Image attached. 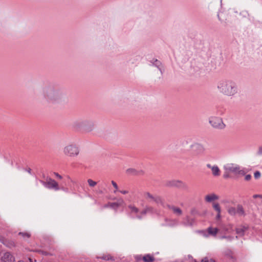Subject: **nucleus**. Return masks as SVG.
<instances>
[{"mask_svg":"<svg viewBox=\"0 0 262 262\" xmlns=\"http://www.w3.org/2000/svg\"><path fill=\"white\" fill-rule=\"evenodd\" d=\"M156 61V63H155V65H156V66H157V67H159V64L160 63V61H158V60H156V61Z\"/></svg>","mask_w":262,"mask_h":262,"instance_id":"nucleus-37","label":"nucleus"},{"mask_svg":"<svg viewBox=\"0 0 262 262\" xmlns=\"http://www.w3.org/2000/svg\"><path fill=\"white\" fill-rule=\"evenodd\" d=\"M209 262H215V260L213 259H210Z\"/></svg>","mask_w":262,"mask_h":262,"instance_id":"nucleus-39","label":"nucleus"},{"mask_svg":"<svg viewBox=\"0 0 262 262\" xmlns=\"http://www.w3.org/2000/svg\"><path fill=\"white\" fill-rule=\"evenodd\" d=\"M126 173L129 175L137 176L143 174L142 170H137L135 168H129L126 170Z\"/></svg>","mask_w":262,"mask_h":262,"instance_id":"nucleus-12","label":"nucleus"},{"mask_svg":"<svg viewBox=\"0 0 262 262\" xmlns=\"http://www.w3.org/2000/svg\"><path fill=\"white\" fill-rule=\"evenodd\" d=\"M14 246V243H13V242H11V243L10 244V245H7V246H8V247H10V248H11V247H13Z\"/></svg>","mask_w":262,"mask_h":262,"instance_id":"nucleus-35","label":"nucleus"},{"mask_svg":"<svg viewBox=\"0 0 262 262\" xmlns=\"http://www.w3.org/2000/svg\"><path fill=\"white\" fill-rule=\"evenodd\" d=\"M88 183L90 187H93L97 184V182L93 181L92 179H89L88 180Z\"/></svg>","mask_w":262,"mask_h":262,"instance_id":"nucleus-21","label":"nucleus"},{"mask_svg":"<svg viewBox=\"0 0 262 262\" xmlns=\"http://www.w3.org/2000/svg\"><path fill=\"white\" fill-rule=\"evenodd\" d=\"M188 260L189 262H196V260L195 259H194L191 256L188 257ZM186 260H185L184 261L179 260H174L172 262H186Z\"/></svg>","mask_w":262,"mask_h":262,"instance_id":"nucleus-25","label":"nucleus"},{"mask_svg":"<svg viewBox=\"0 0 262 262\" xmlns=\"http://www.w3.org/2000/svg\"><path fill=\"white\" fill-rule=\"evenodd\" d=\"M143 197L149 202H155L158 205H163V201L161 196L153 194L149 192L146 191L143 193Z\"/></svg>","mask_w":262,"mask_h":262,"instance_id":"nucleus-5","label":"nucleus"},{"mask_svg":"<svg viewBox=\"0 0 262 262\" xmlns=\"http://www.w3.org/2000/svg\"><path fill=\"white\" fill-rule=\"evenodd\" d=\"M207 231L209 235L215 236L219 230L216 228L209 227L207 229Z\"/></svg>","mask_w":262,"mask_h":262,"instance_id":"nucleus-14","label":"nucleus"},{"mask_svg":"<svg viewBox=\"0 0 262 262\" xmlns=\"http://www.w3.org/2000/svg\"><path fill=\"white\" fill-rule=\"evenodd\" d=\"M206 166L211 169V173L214 177H219L221 175V170L217 165L208 163L207 164Z\"/></svg>","mask_w":262,"mask_h":262,"instance_id":"nucleus-9","label":"nucleus"},{"mask_svg":"<svg viewBox=\"0 0 262 262\" xmlns=\"http://www.w3.org/2000/svg\"><path fill=\"white\" fill-rule=\"evenodd\" d=\"M209 122L211 125L216 128H221L223 123L221 118L217 117H212L209 119Z\"/></svg>","mask_w":262,"mask_h":262,"instance_id":"nucleus-8","label":"nucleus"},{"mask_svg":"<svg viewBox=\"0 0 262 262\" xmlns=\"http://www.w3.org/2000/svg\"><path fill=\"white\" fill-rule=\"evenodd\" d=\"M124 203V201L122 199L119 200V201H118V204L120 205L123 204Z\"/></svg>","mask_w":262,"mask_h":262,"instance_id":"nucleus-33","label":"nucleus"},{"mask_svg":"<svg viewBox=\"0 0 262 262\" xmlns=\"http://www.w3.org/2000/svg\"><path fill=\"white\" fill-rule=\"evenodd\" d=\"M111 183L115 188V190H114V193H116L117 191H119L118 185L114 181H112Z\"/></svg>","mask_w":262,"mask_h":262,"instance_id":"nucleus-22","label":"nucleus"},{"mask_svg":"<svg viewBox=\"0 0 262 262\" xmlns=\"http://www.w3.org/2000/svg\"><path fill=\"white\" fill-rule=\"evenodd\" d=\"M236 232H237V233H239V229H236Z\"/></svg>","mask_w":262,"mask_h":262,"instance_id":"nucleus-42","label":"nucleus"},{"mask_svg":"<svg viewBox=\"0 0 262 262\" xmlns=\"http://www.w3.org/2000/svg\"><path fill=\"white\" fill-rule=\"evenodd\" d=\"M230 238V237H226V236H222V238Z\"/></svg>","mask_w":262,"mask_h":262,"instance_id":"nucleus-40","label":"nucleus"},{"mask_svg":"<svg viewBox=\"0 0 262 262\" xmlns=\"http://www.w3.org/2000/svg\"><path fill=\"white\" fill-rule=\"evenodd\" d=\"M30 262H33L32 259L31 258H29Z\"/></svg>","mask_w":262,"mask_h":262,"instance_id":"nucleus-41","label":"nucleus"},{"mask_svg":"<svg viewBox=\"0 0 262 262\" xmlns=\"http://www.w3.org/2000/svg\"><path fill=\"white\" fill-rule=\"evenodd\" d=\"M128 208L132 213H137L139 212V209L134 205H129Z\"/></svg>","mask_w":262,"mask_h":262,"instance_id":"nucleus-19","label":"nucleus"},{"mask_svg":"<svg viewBox=\"0 0 262 262\" xmlns=\"http://www.w3.org/2000/svg\"><path fill=\"white\" fill-rule=\"evenodd\" d=\"M251 176L250 174H247L245 177V180L247 181H249L251 179Z\"/></svg>","mask_w":262,"mask_h":262,"instance_id":"nucleus-28","label":"nucleus"},{"mask_svg":"<svg viewBox=\"0 0 262 262\" xmlns=\"http://www.w3.org/2000/svg\"><path fill=\"white\" fill-rule=\"evenodd\" d=\"M223 168L226 172H233L241 176L246 174L245 170L241 169L240 166L235 163H227L224 165Z\"/></svg>","mask_w":262,"mask_h":262,"instance_id":"nucleus-2","label":"nucleus"},{"mask_svg":"<svg viewBox=\"0 0 262 262\" xmlns=\"http://www.w3.org/2000/svg\"><path fill=\"white\" fill-rule=\"evenodd\" d=\"M18 262H24V261L20 260V261H18Z\"/></svg>","mask_w":262,"mask_h":262,"instance_id":"nucleus-43","label":"nucleus"},{"mask_svg":"<svg viewBox=\"0 0 262 262\" xmlns=\"http://www.w3.org/2000/svg\"><path fill=\"white\" fill-rule=\"evenodd\" d=\"M239 15L243 16H246V15H248L249 13L247 10H243L239 13Z\"/></svg>","mask_w":262,"mask_h":262,"instance_id":"nucleus-26","label":"nucleus"},{"mask_svg":"<svg viewBox=\"0 0 262 262\" xmlns=\"http://www.w3.org/2000/svg\"><path fill=\"white\" fill-rule=\"evenodd\" d=\"M120 193H121L123 194H126L128 193L129 191L127 190H119Z\"/></svg>","mask_w":262,"mask_h":262,"instance_id":"nucleus-29","label":"nucleus"},{"mask_svg":"<svg viewBox=\"0 0 262 262\" xmlns=\"http://www.w3.org/2000/svg\"><path fill=\"white\" fill-rule=\"evenodd\" d=\"M196 149L198 150V154H203L205 150L203 146L200 144H198L195 146Z\"/></svg>","mask_w":262,"mask_h":262,"instance_id":"nucleus-17","label":"nucleus"},{"mask_svg":"<svg viewBox=\"0 0 262 262\" xmlns=\"http://www.w3.org/2000/svg\"><path fill=\"white\" fill-rule=\"evenodd\" d=\"M63 152L66 156L75 157L79 155V149L75 144H69L64 147Z\"/></svg>","mask_w":262,"mask_h":262,"instance_id":"nucleus-3","label":"nucleus"},{"mask_svg":"<svg viewBox=\"0 0 262 262\" xmlns=\"http://www.w3.org/2000/svg\"><path fill=\"white\" fill-rule=\"evenodd\" d=\"M258 153L259 155H262V146L259 147Z\"/></svg>","mask_w":262,"mask_h":262,"instance_id":"nucleus-32","label":"nucleus"},{"mask_svg":"<svg viewBox=\"0 0 262 262\" xmlns=\"http://www.w3.org/2000/svg\"><path fill=\"white\" fill-rule=\"evenodd\" d=\"M254 176L256 179H257L260 177L261 174H260V172L257 171L254 172Z\"/></svg>","mask_w":262,"mask_h":262,"instance_id":"nucleus-27","label":"nucleus"},{"mask_svg":"<svg viewBox=\"0 0 262 262\" xmlns=\"http://www.w3.org/2000/svg\"><path fill=\"white\" fill-rule=\"evenodd\" d=\"M19 235H21L24 238H28L30 236L28 232H19Z\"/></svg>","mask_w":262,"mask_h":262,"instance_id":"nucleus-24","label":"nucleus"},{"mask_svg":"<svg viewBox=\"0 0 262 262\" xmlns=\"http://www.w3.org/2000/svg\"><path fill=\"white\" fill-rule=\"evenodd\" d=\"M201 262H209V260L206 257H205L202 260Z\"/></svg>","mask_w":262,"mask_h":262,"instance_id":"nucleus-36","label":"nucleus"},{"mask_svg":"<svg viewBox=\"0 0 262 262\" xmlns=\"http://www.w3.org/2000/svg\"><path fill=\"white\" fill-rule=\"evenodd\" d=\"M136 258L137 260H143L144 262H154L155 261V257L151 254H146L143 256L141 255L137 256Z\"/></svg>","mask_w":262,"mask_h":262,"instance_id":"nucleus-10","label":"nucleus"},{"mask_svg":"<svg viewBox=\"0 0 262 262\" xmlns=\"http://www.w3.org/2000/svg\"><path fill=\"white\" fill-rule=\"evenodd\" d=\"M220 216H221V213H217V215H216V217L219 219L220 217Z\"/></svg>","mask_w":262,"mask_h":262,"instance_id":"nucleus-38","label":"nucleus"},{"mask_svg":"<svg viewBox=\"0 0 262 262\" xmlns=\"http://www.w3.org/2000/svg\"><path fill=\"white\" fill-rule=\"evenodd\" d=\"M101 258L105 260L113 262L115 260L114 257L109 254L103 255Z\"/></svg>","mask_w":262,"mask_h":262,"instance_id":"nucleus-16","label":"nucleus"},{"mask_svg":"<svg viewBox=\"0 0 262 262\" xmlns=\"http://www.w3.org/2000/svg\"><path fill=\"white\" fill-rule=\"evenodd\" d=\"M219 198V196L214 193H210L206 195L204 200L205 202L207 203H211L215 200H218Z\"/></svg>","mask_w":262,"mask_h":262,"instance_id":"nucleus-11","label":"nucleus"},{"mask_svg":"<svg viewBox=\"0 0 262 262\" xmlns=\"http://www.w3.org/2000/svg\"><path fill=\"white\" fill-rule=\"evenodd\" d=\"M228 213L231 215L236 214V208L230 207L228 209Z\"/></svg>","mask_w":262,"mask_h":262,"instance_id":"nucleus-20","label":"nucleus"},{"mask_svg":"<svg viewBox=\"0 0 262 262\" xmlns=\"http://www.w3.org/2000/svg\"><path fill=\"white\" fill-rule=\"evenodd\" d=\"M254 198H262V195L259 194H255L253 196Z\"/></svg>","mask_w":262,"mask_h":262,"instance_id":"nucleus-34","label":"nucleus"},{"mask_svg":"<svg viewBox=\"0 0 262 262\" xmlns=\"http://www.w3.org/2000/svg\"><path fill=\"white\" fill-rule=\"evenodd\" d=\"M229 173L230 172H226V171H225L224 174V178H228L229 177Z\"/></svg>","mask_w":262,"mask_h":262,"instance_id":"nucleus-30","label":"nucleus"},{"mask_svg":"<svg viewBox=\"0 0 262 262\" xmlns=\"http://www.w3.org/2000/svg\"><path fill=\"white\" fill-rule=\"evenodd\" d=\"M244 214V210L241 205H238L236 208V214L242 215Z\"/></svg>","mask_w":262,"mask_h":262,"instance_id":"nucleus-15","label":"nucleus"},{"mask_svg":"<svg viewBox=\"0 0 262 262\" xmlns=\"http://www.w3.org/2000/svg\"><path fill=\"white\" fill-rule=\"evenodd\" d=\"M169 208L172 212L177 215L180 216L182 214V210L179 207L173 206H171Z\"/></svg>","mask_w":262,"mask_h":262,"instance_id":"nucleus-13","label":"nucleus"},{"mask_svg":"<svg viewBox=\"0 0 262 262\" xmlns=\"http://www.w3.org/2000/svg\"><path fill=\"white\" fill-rule=\"evenodd\" d=\"M218 91L224 95L233 96L237 93L238 89L235 82L230 79H222L217 84Z\"/></svg>","mask_w":262,"mask_h":262,"instance_id":"nucleus-1","label":"nucleus"},{"mask_svg":"<svg viewBox=\"0 0 262 262\" xmlns=\"http://www.w3.org/2000/svg\"><path fill=\"white\" fill-rule=\"evenodd\" d=\"M45 96L48 101H54L60 98L61 94L58 90L48 89L44 92Z\"/></svg>","mask_w":262,"mask_h":262,"instance_id":"nucleus-4","label":"nucleus"},{"mask_svg":"<svg viewBox=\"0 0 262 262\" xmlns=\"http://www.w3.org/2000/svg\"><path fill=\"white\" fill-rule=\"evenodd\" d=\"M153 208L151 207H147L142 212L143 214H146L148 212H151L152 211Z\"/></svg>","mask_w":262,"mask_h":262,"instance_id":"nucleus-23","label":"nucleus"},{"mask_svg":"<svg viewBox=\"0 0 262 262\" xmlns=\"http://www.w3.org/2000/svg\"><path fill=\"white\" fill-rule=\"evenodd\" d=\"M0 259L2 262H15L14 257L9 252H0Z\"/></svg>","mask_w":262,"mask_h":262,"instance_id":"nucleus-6","label":"nucleus"},{"mask_svg":"<svg viewBox=\"0 0 262 262\" xmlns=\"http://www.w3.org/2000/svg\"><path fill=\"white\" fill-rule=\"evenodd\" d=\"M213 209L217 212V213H221V210L219 203H213L212 204Z\"/></svg>","mask_w":262,"mask_h":262,"instance_id":"nucleus-18","label":"nucleus"},{"mask_svg":"<svg viewBox=\"0 0 262 262\" xmlns=\"http://www.w3.org/2000/svg\"><path fill=\"white\" fill-rule=\"evenodd\" d=\"M54 174H55V176L57 178H58V179H62V177H61V176H60V175L59 174H58V173H56V172H55V173H54Z\"/></svg>","mask_w":262,"mask_h":262,"instance_id":"nucleus-31","label":"nucleus"},{"mask_svg":"<svg viewBox=\"0 0 262 262\" xmlns=\"http://www.w3.org/2000/svg\"><path fill=\"white\" fill-rule=\"evenodd\" d=\"M43 185L49 189H54L55 190H59V185L57 182L54 180L49 179L47 182H42Z\"/></svg>","mask_w":262,"mask_h":262,"instance_id":"nucleus-7","label":"nucleus"}]
</instances>
